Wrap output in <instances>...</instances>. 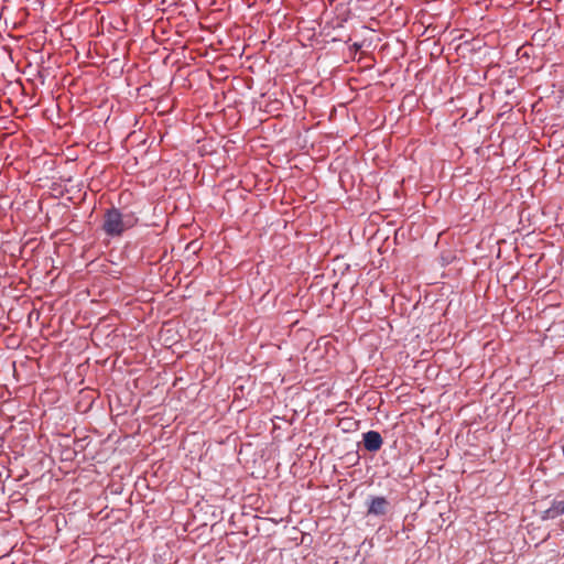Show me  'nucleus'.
Returning a JSON list of instances; mask_svg holds the SVG:
<instances>
[{
	"mask_svg": "<svg viewBox=\"0 0 564 564\" xmlns=\"http://www.w3.org/2000/svg\"><path fill=\"white\" fill-rule=\"evenodd\" d=\"M134 223L135 218L132 215H123L118 209L111 208L105 214L102 228L109 236H119Z\"/></svg>",
	"mask_w": 564,
	"mask_h": 564,
	"instance_id": "f257e3e1",
	"label": "nucleus"
},
{
	"mask_svg": "<svg viewBox=\"0 0 564 564\" xmlns=\"http://www.w3.org/2000/svg\"><path fill=\"white\" fill-rule=\"evenodd\" d=\"M367 513L369 516L382 517L386 516L390 510V502L382 496L370 497L367 502Z\"/></svg>",
	"mask_w": 564,
	"mask_h": 564,
	"instance_id": "f03ea898",
	"label": "nucleus"
},
{
	"mask_svg": "<svg viewBox=\"0 0 564 564\" xmlns=\"http://www.w3.org/2000/svg\"><path fill=\"white\" fill-rule=\"evenodd\" d=\"M382 437L376 431H368L364 434V446L369 452H377L382 446Z\"/></svg>",
	"mask_w": 564,
	"mask_h": 564,
	"instance_id": "7ed1b4c3",
	"label": "nucleus"
},
{
	"mask_svg": "<svg viewBox=\"0 0 564 564\" xmlns=\"http://www.w3.org/2000/svg\"><path fill=\"white\" fill-rule=\"evenodd\" d=\"M549 512H552L555 516L564 513V500L554 501Z\"/></svg>",
	"mask_w": 564,
	"mask_h": 564,
	"instance_id": "20e7f679",
	"label": "nucleus"
},
{
	"mask_svg": "<svg viewBox=\"0 0 564 564\" xmlns=\"http://www.w3.org/2000/svg\"><path fill=\"white\" fill-rule=\"evenodd\" d=\"M100 144H101V143L96 142V143H95V150H97V148H98ZM104 144L106 145L107 143H104Z\"/></svg>",
	"mask_w": 564,
	"mask_h": 564,
	"instance_id": "39448f33",
	"label": "nucleus"
}]
</instances>
